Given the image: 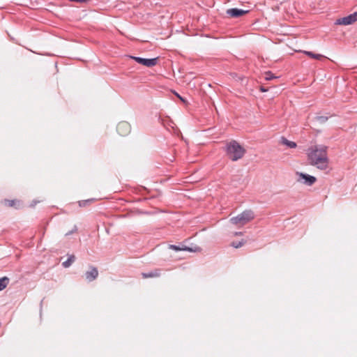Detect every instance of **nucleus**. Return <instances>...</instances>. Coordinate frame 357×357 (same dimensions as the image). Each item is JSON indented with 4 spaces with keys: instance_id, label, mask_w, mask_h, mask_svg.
Listing matches in <instances>:
<instances>
[{
    "instance_id": "obj_22",
    "label": "nucleus",
    "mask_w": 357,
    "mask_h": 357,
    "mask_svg": "<svg viewBox=\"0 0 357 357\" xmlns=\"http://www.w3.org/2000/svg\"><path fill=\"white\" fill-rule=\"evenodd\" d=\"M7 202L8 203L9 206H13L15 205L14 200H8Z\"/></svg>"
},
{
    "instance_id": "obj_12",
    "label": "nucleus",
    "mask_w": 357,
    "mask_h": 357,
    "mask_svg": "<svg viewBox=\"0 0 357 357\" xmlns=\"http://www.w3.org/2000/svg\"><path fill=\"white\" fill-rule=\"evenodd\" d=\"M280 142H281V144L286 145L287 146H288L291 149H294L297 146V144L296 142L289 141L284 137H281Z\"/></svg>"
},
{
    "instance_id": "obj_7",
    "label": "nucleus",
    "mask_w": 357,
    "mask_h": 357,
    "mask_svg": "<svg viewBox=\"0 0 357 357\" xmlns=\"http://www.w3.org/2000/svg\"><path fill=\"white\" fill-rule=\"evenodd\" d=\"M118 133L121 136H127L131 131V126L127 121H121L116 126Z\"/></svg>"
},
{
    "instance_id": "obj_23",
    "label": "nucleus",
    "mask_w": 357,
    "mask_h": 357,
    "mask_svg": "<svg viewBox=\"0 0 357 357\" xmlns=\"http://www.w3.org/2000/svg\"><path fill=\"white\" fill-rule=\"evenodd\" d=\"M260 91H262V92H266V91H268V89L265 88L264 86H261L260 87Z\"/></svg>"
},
{
    "instance_id": "obj_24",
    "label": "nucleus",
    "mask_w": 357,
    "mask_h": 357,
    "mask_svg": "<svg viewBox=\"0 0 357 357\" xmlns=\"http://www.w3.org/2000/svg\"><path fill=\"white\" fill-rule=\"evenodd\" d=\"M242 234H243V233H242L241 231H239V232H235V234H234V235H235V236H241V235H242Z\"/></svg>"
},
{
    "instance_id": "obj_6",
    "label": "nucleus",
    "mask_w": 357,
    "mask_h": 357,
    "mask_svg": "<svg viewBox=\"0 0 357 357\" xmlns=\"http://www.w3.org/2000/svg\"><path fill=\"white\" fill-rule=\"evenodd\" d=\"M130 59L135 60L138 63L144 65L146 67H153L157 64L158 58L144 59L138 56H130Z\"/></svg>"
},
{
    "instance_id": "obj_16",
    "label": "nucleus",
    "mask_w": 357,
    "mask_h": 357,
    "mask_svg": "<svg viewBox=\"0 0 357 357\" xmlns=\"http://www.w3.org/2000/svg\"><path fill=\"white\" fill-rule=\"evenodd\" d=\"M277 78L271 71H267L264 73V79L266 80H271Z\"/></svg>"
},
{
    "instance_id": "obj_10",
    "label": "nucleus",
    "mask_w": 357,
    "mask_h": 357,
    "mask_svg": "<svg viewBox=\"0 0 357 357\" xmlns=\"http://www.w3.org/2000/svg\"><path fill=\"white\" fill-rule=\"evenodd\" d=\"M169 248H171L175 251L184 250V251H189V252H196L198 250V247H197V246L188 247L185 245H170Z\"/></svg>"
},
{
    "instance_id": "obj_11",
    "label": "nucleus",
    "mask_w": 357,
    "mask_h": 357,
    "mask_svg": "<svg viewBox=\"0 0 357 357\" xmlns=\"http://www.w3.org/2000/svg\"><path fill=\"white\" fill-rule=\"evenodd\" d=\"M142 275L143 278H158L160 275V271L159 269H155L149 273H142Z\"/></svg>"
},
{
    "instance_id": "obj_17",
    "label": "nucleus",
    "mask_w": 357,
    "mask_h": 357,
    "mask_svg": "<svg viewBox=\"0 0 357 357\" xmlns=\"http://www.w3.org/2000/svg\"><path fill=\"white\" fill-rule=\"evenodd\" d=\"M315 119L319 123H324L326 122V121L328 119V117L325 116H316Z\"/></svg>"
},
{
    "instance_id": "obj_20",
    "label": "nucleus",
    "mask_w": 357,
    "mask_h": 357,
    "mask_svg": "<svg viewBox=\"0 0 357 357\" xmlns=\"http://www.w3.org/2000/svg\"><path fill=\"white\" fill-rule=\"evenodd\" d=\"M174 93L184 103L186 102L185 100L182 98L178 93H177L176 91H174Z\"/></svg>"
},
{
    "instance_id": "obj_21",
    "label": "nucleus",
    "mask_w": 357,
    "mask_h": 357,
    "mask_svg": "<svg viewBox=\"0 0 357 357\" xmlns=\"http://www.w3.org/2000/svg\"><path fill=\"white\" fill-rule=\"evenodd\" d=\"M89 202V200L81 201L79 202V204L80 206H85L86 204Z\"/></svg>"
},
{
    "instance_id": "obj_2",
    "label": "nucleus",
    "mask_w": 357,
    "mask_h": 357,
    "mask_svg": "<svg viewBox=\"0 0 357 357\" xmlns=\"http://www.w3.org/2000/svg\"><path fill=\"white\" fill-rule=\"evenodd\" d=\"M228 157L233 161L241 159L245 154V150L236 141H231L227 144L226 149Z\"/></svg>"
},
{
    "instance_id": "obj_14",
    "label": "nucleus",
    "mask_w": 357,
    "mask_h": 357,
    "mask_svg": "<svg viewBox=\"0 0 357 357\" xmlns=\"http://www.w3.org/2000/svg\"><path fill=\"white\" fill-rule=\"evenodd\" d=\"M9 283V278L3 277L0 278V291L4 289Z\"/></svg>"
},
{
    "instance_id": "obj_15",
    "label": "nucleus",
    "mask_w": 357,
    "mask_h": 357,
    "mask_svg": "<svg viewBox=\"0 0 357 357\" xmlns=\"http://www.w3.org/2000/svg\"><path fill=\"white\" fill-rule=\"evenodd\" d=\"M303 53L307 55L308 56L311 57V58H313V59H318V60L321 59V58L324 57L323 55L319 54H314L312 52L304 51Z\"/></svg>"
},
{
    "instance_id": "obj_4",
    "label": "nucleus",
    "mask_w": 357,
    "mask_h": 357,
    "mask_svg": "<svg viewBox=\"0 0 357 357\" xmlns=\"http://www.w3.org/2000/svg\"><path fill=\"white\" fill-rule=\"evenodd\" d=\"M296 175L298 176L297 181L307 186L312 185L317 181L316 177L302 172H296Z\"/></svg>"
},
{
    "instance_id": "obj_9",
    "label": "nucleus",
    "mask_w": 357,
    "mask_h": 357,
    "mask_svg": "<svg viewBox=\"0 0 357 357\" xmlns=\"http://www.w3.org/2000/svg\"><path fill=\"white\" fill-rule=\"evenodd\" d=\"M226 13L230 17L237 18L248 13V10L234 8L228 9Z\"/></svg>"
},
{
    "instance_id": "obj_8",
    "label": "nucleus",
    "mask_w": 357,
    "mask_h": 357,
    "mask_svg": "<svg viewBox=\"0 0 357 357\" xmlns=\"http://www.w3.org/2000/svg\"><path fill=\"white\" fill-rule=\"evenodd\" d=\"M98 275L99 273L98 268L93 266H89V270L84 273V277L86 280L91 282L96 280Z\"/></svg>"
},
{
    "instance_id": "obj_19",
    "label": "nucleus",
    "mask_w": 357,
    "mask_h": 357,
    "mask_svg": "<svg viewBox=\"0 0 357 357\" xmlns=\"http://www.w3.org/2000/svg\"><path fill=\"white\" fill-rule=\"evenodd\" d=\"M77 231V226H76V225H74L73 229L71 231H70L67 232V233L66 234V236H69V235H70V234H73V233L76 232Z\"/></svg>"
},
{
    "instance_id": "obj_3",
    "label": "nucleus",
    "mask_w": 357,
    "mask_h": 357,
    "mask_svg": "<svg viewBox=\"0 0 357 357\" xmlns=\"http://www.w3.org/2000/svg\"><path fill=\"white\" fill-rule=\"evenodd\" d=\"M255 218L254 212L252 210H245L237 216L230 219V222L234 225H244Z\"/></svg>"
},
{
    "instance_id": "obj_1",
    "label": "nucleus",
    "mask_w": 357,
    "mask_h": 357,
    "mask_svg": "<svg viewBox=\"0 0 357 357\" xmlns=\"http://www.w3.org/2000/svg\"><path fill=\"white\" fill-rule=\"evenodd\" d=\"M327 150L328 146L324 145H314L310 147L307 151L309 164L320 170L327 169L329 164Z\"/></svg>"
},
{
    "instance_id": "obj_13",
    "label": "nucleus",
    "mask_w": 357,
    "mask_h": 357,
    "mask_svg": "<svg viewBox=\"0 0 357 357\" xmlns=\"http://www.w3.org/2000/svg\"><path fill=\"white\" fill-rule=\"evenodd\" d=\"M75 261V255H69L68 259L62 263V266L64 268H68L72 265V264Z\"/></svg>"
},
{
    "instance_id": "obj_18",
    "label": "nucleus",
    "mask_w": 357,
    "mask_h": 357,
    "mask_svg": "<svg viewBox=\"0 0 357 357\" xmlns=\"http://www.w3.org/2000/svg\"><path fill=\"white\" fill-rule=\"evenodd\" d=\"M244 244H245V241H238V242H232L231 245L236 248H239Z\"/></svg>"
},
{
    "instance_id": "obj_5",
    "label": "nucleus",
    "mask_w": 357,
    "mask_h": 357,
    "mask_svg": "<svg viewBox=\"0 0 357 357\" xmlns=\"http://www.w3.org/2000/svg\"><path fill=\"white\" fill-rule=\"evenodd\" d=\"M357 21V11L349 15L348 16L339 18L336 20L335 24L349 25Z\"/></svg>"
}]
</instances>
